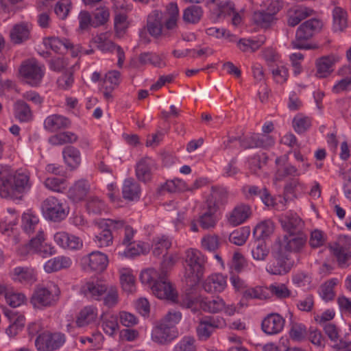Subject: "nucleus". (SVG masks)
Returning a JSON list of instances; mask_svg holds the SVG:
<instances>
[{
    "instance_id": "5",
    "label": "nucleus",
    "mask_w": 351,
    "mask_h": 351,
    "mask_svg": "<svg viewBox=\"0 0 351 351\" xmlns=\"http://www.w3.org/2000/svg\"><path fill=\"white\" fill-rule=\"evenodd\" d=\"M323 26L322 22L317 19H311L302 23L298 28L295 40L291 41L293 49H310L316 48L306 42L319 32Z\"/></svg>"
},
{
    "instance_id": "4",
    "label": "nucleus",
    "mask_w": 351,
    "mask_h": 351,
    "mask_svg": "<svg viewBox=\"0 0 351 351\" xmlns=\"http://www.w3.org/2000/svg\"><path fill=\"white\" fill-rule=\"evenodd\" d=\"M206 261L205 256L199 250L189 249L186 252L184 277L190 285H195L202 278Z\"/></svg>"
},
{
    "instance_id": "51",
    "label": "nucleus",
    "mask_w": 351,
    "mask_h": 351,
    "mask_svg": "<svg viewBox=\"0 0 351 351\" xmlns=\"http://www.w3.org/2000/svg\"><path fill=\"white\" fill-rule=\"evenodd\" d=\"M246 299L266 300L269 298L268 287L257 286L246 289L243 293Z\"/></svg>"
},
{
    "instance_id": "11",
    "label": "nucleus",
    "mask_w": 351,
    "mask_h": 351,
    "mask_svg": "<svg viewBox=\"0 0 351 351\" xmlns=\"http://www.w3.org/2000/svg\"><path fill=\"white\" fill-rule=\"evenodd\" d=\"M65 342V336L61 332H43L40 334L35 346L39 351H53L60 348Z\"/></svg>"
},
{
    "instance_id": "41",
    "label": "nucleus",
    "mask_w": 351,
    "mask_h": 351,
    "mask_svg": "<svg viewBox=\"0 0 351 351\" xmlns=\"http://www.w3.org/2000/svg\"><path fill=\"white\" fill-rule=\"evenodd\" d=\"M12 278L21 283H29L36 280L34 269L22 267L14 269Z\"/></svg>"
},
{
    "instance_id": "46",
    "label": "nucleus",
    "mask_w": 351,
    "mask_h": 351,
    "mask_svg": "<svg viewBox=\"0 0 351 351\" xmlns=\"http://www.w3.org/2000/svg\"><path fill=\"white\" fill-rule=\"evenodd\" d=\"M312 10L306 8H299L289 12L287 23L289 26L295 27L301 21L311 14Z\"/></svg>"
},
{
    "instance_id": "36",
    "label": "nucleus",
    "mask_w": 351,
    "mask_h": 351,
    "mask_svg": "<svg viewBox=\"0 0 351 351\" xmlns=\"http://www.w3.org/2000/svg\"><path fill=\"white\" fill-rule=\"evenodd\" d=\"M14 117L21 123L32 119V112L29 106L23 100H17L14 105Z\"/></svg>"
},
{
    "instance_id": "9",
    "label": "nucleus",
    "mask_w": 351,
    "mask_h": 351,
    "mask_svg": "<svg viewBox=\"0 0 351 351\" xmlns=\"http://www.w3.org/2000/svg\"><path fill=\"white\" fill-rule=\"evenodd\" d=\"M226 326L225 319L221 316H204L199 319L196 327V333L200 341L208 340L216 329Z\"/></svg>"
},
{
    "instance_id": "43",
    "label": "nucleus",
    "mask_w": 351,
    "mask_h": 351,
    "mask_svg": "<svg viewBox=\"0 0 351 351\" xmlns=\"http://www.w3.org/2000/svg\"><path fill=\"white\" fill-rule=\"evenodd\" d=\"M43 43L47 48H49L56 53L61 52L62 47L71 50L74 48L73 45L69 40L56 37L45 38Z\"/></svg>"
},
{
    "instance_id": "39",
    "label": "nucleus",
    "mask_w": 351,
    "mask_h": 351,
    "mask_svg": "<svg viewBox=\"0 0 351 351\" xmlns=\"http://www.w3.org/2000/svg\"><path fill=\"white\" fill-rule=\"evenodd\" d=\"M333 24L335 32H342L348 26L347 12L340 7H335L332 10Z\"/></svg>"
},
{
    "instance_id": "13",
    "label": "nucleus",
    "mask_w": 351,
    "mask_h": 351,
    "mask_svg": "<svg viewBox=\"0 0 351 351\" xmlns=\"http://www.w3.org/2000/svg\"><path fill=\"white\" fill-rule=\"evenodd\" d=\"M201 308L209 313H217L223 311L228 316L233 315L236 312V306L234 304H226L224 300L220 297H216L213 300L202 299L200 301Z\"/></svg>"
},
{
    "instance_id": "48",
    "label": "nucleus",
    "mask_w": 351,
    "mask_h": 351,
    "mask_svg": "<svg viewBox=\"0 0 351 351\" xmlns=\"http://www.w3.org/2000/svg\"><path fill=\"white\" fill-rule=\"evenodd\" d=\"M337 278H332L323 284L319 289L320 297L326 302L332 300L335 297L334 287L338 283Z\"/></svg>"
},
{
    "instance_id": "6",
    "label": "nucleus",
    "mask_w": 351,
    "mask_h": 351,
    "mask_svg": "<svg viewBox=\"0 0 351 351\" xmlns=\"http://www.w3.org/2000/svg\"><path fill=\"white\" fill-rule=\"evenodd\" d=\"M60 291L56 284L49 282L47 287H38L34 291L31 302L34 307L51 306L59 299Z\"/></svg>"
},
{
    "instance_id": "3",
    "label": "nucleus",
    "mask_w": 351,
    "mask_h": 351,
    "mask_svg": "<svg viewBox=\"0 0 351 351\" xmlns=\"http://www.w3.org/2000/svg\"><path fill=\"white\" fill-rule=\"evenodd\" d=\"M32 187L29 173L18 170L0 187V196L12 201H21Z\"/></svg>"
},
{
    "instance_id": "32",
    "label": "nucleus",
    "mask_w": 351,
    "mask_h": 351,
    "mask_svg": "<svg viewBox=\"0 0 351 351\" xmlns=\"http://www.w3.org/2000/svg\"><path fill=\"white\" fill-rule=\"evenodd\" d=\"M108 287L99 282H88L83 287L84 294L95 300H101Z\"/></svg>"
},
{
    "instance_id": "37",
    "label": "nucleus",
    "mask_w": 351,
    "mask_h": 351,
    "mask_svg": "<svg viewBox=\"0 0 351 351\" xmlns=\"http://www.w3.org/2000/svg\"><path fill=\"white\" fill-rule=\"evenodd\" d=\"M332 254L335 257L338 266L341 268H346L349 266L348 261L351 256L348 254L342 247L340 243H334L329 245Z\"/></svg>"
},
{
    "instance_id": "21",
    "label": "nucleus",
    "mask_w": 351,
    "mask_h": 351,
    "mask_svg": "<svg viewBox=\"0 0 351 351\" xmlns=\"http://www.w3.org/2000/svg\"><path fill=\"white\" fill-rule=\"evenodd\" d=\"M285 320L278 313L268 315L261 323L263 331L268 335H274L280 333L285 326Z\"/></svg>"
},
{
    "instance_id": "47",
    "label": "nucleus",
    "mask_w": 351,
    "mask_h": 351,
    "mask_svg": "<svg viewBox=\"0 0 351 351\" xmlns=\"http://www.w3.org/2000/svg\"><path fill=\"white\" fill-rule=\"evenodd\" d=\"M86 210L93 215H101L106 211L105 202L97 196H90L86 201Z\"/></svg>"
},
{
    "instance_id": "45",
    "label": "nucleus",
    "mask_w": 351,
    "mask_h": 351,
    "mask_svg": "<svg viewBox=\"0 0 351 351\" xmlns=\"http://www.w3.org/2000/svg\"><path fill=\"white\" fill-rule=\"evenodd\" d=\"M228 192L224 188L213 186L210 198L207 200V205L214 204L216 209L219 205L227 202Z\"/></svg>"
},
{
    "instance_id": "24",
    "label": "nucleus",
    "mask_w": 351,
    "mask_h": 351,
    "mask_svg": "<svg viewBox=\"0 0 351 351\" xmlns=\"http://www.w3.org/2000/svg\"><path fill=\"white\" fill-rule=\"evenodd\" d=\"M251 208L249 205L241 204L234 207L228 217V221L233 226L244 223L251 215Z\"/></svg>"
},
{
    "instance_id": "56",
    "label": "nucleus",
    "mask_w": 351,
    "mask_h": 351,
    "mask_svg": "<svg viewBox=\"0 0 351 351\" xmlns=\"http://www.w3.org/2000/svg\"><path fill=\"white\" fill-rule=\"evenodd\" d=\"M306 327L304 324L298 322L291 324L289 336L292 340L302 341L306 338Z\"/></svg>"
},
{
    "instance_id": "7",
    "label": "nucleus",
    "mask_w": 351,
    "mask_h": 351,
    "mask_svg": "<svg viewBox=\"0 0 351 351\" xmlns=\"http://www.w3.org/2000/svg\"><path fill=\"white\" fill-rule=\"evenodd\" d=\"M41 210L47 220L54 222L62 221L69 213V209L63 202L53 196L48 197L42 202Z\"/></svg>"
},
{
    "instance_id": "29",
    "label": "nucleus",
    "mask_w": 351,
    "mask_h": 351,
    "mask_svg": "<svg viewBox=\"0 0 351 351\" xmlns=\"http://www.w3.org/2000/svg\"><path fill=\"white\" fill-rule=\"evenodd\" d=\"M30 27L26 23H20L14 25L12 28L10 36L14 44H21L29 39Z\"/></svg>"
},
{
    "instance_id": "53",
    "label": "nucleus",
    "mask_w": 351,
    "mask_h": 351,
    "mask_svg": "<svg viewBox=\"0 0 351 351\" xmlns=\"http://www.w3.org/2000/svg\"><path fill=\"white\" fill-rule=\"evenodd\" d=\"M39 222L38 217L32 213H24L22 216V228L25 232L29 234L38 227Z\"/></svg>"
},
{
    "instance_id": "55",
    "label": "nucleus",
    "mask_w": 351,
    "mask_h": 351,
    "mask_svg": "<svg viewBox=\"0 0 351 351\" xmlns=\"http://www.w3.org/2000/svg\"><path fill=\"white\" fill-rule=\"evenodd\" d=\"M44 185L50 191L57 193H63L67 186L65 179L56 177L47 178L44 182Z\"/></svg>"
},
{
    "instance_id": "57",
    "label": "nucleus",
    "mask_w": 351,
    "mask_h": 351,
    "mask_svg": "<svg viewBox=\"0 0 351 351\" xmlns=\"http://www.w3.org/2000/svg\"><path fill=\"white\" fill-rule=\"evenodd\" d=\"M103 304L108 308L115 306L119 302V294L117 289L115 287H108L102 296Z\"/></svg>"
},
{
    "instance_id": "19",
    "label": "nucleus",
    "mask_w": 351,
    "mask_h": 351,
    "mask_svg": "<svg viewBox=\"0 0 351 351\" xmlns=\"http://www.w3.org/2000/svg\"><path fill=\"white\" fill-rule=\"evenodd\" d=\"M156 169L155 160L149 157H144L136 165V176L139 181L147 182L151 180L152 173Z\"/></svg>"
},
{
    "instance_id": "34",
    "label": "nucleus",
    "mask_w": 351,
    "mask_h": 351,
    "mask_svg": "<svg viewBox=\"0 0 351 351\" xmlns=\"http://www.w3.org/2000/svg\"><path fill=\"white\" fill-rule=\"evenodd\" d=\"M62 155L65 163L71 169H76L80 165L81 154L76 147L71 145L66 146L63 149Z\"/></svg>"
},
{
    "instance_id": "28",
    "label": "nucleus",
    "mask_w": 351,
    "mask_h": 351,
    "mask_svg": "<svg viewBox=\"0 0 351 351\" xmlns=\"http://www.w3.org/2000/svg\"><path fill=\"white\" fill-rule=\"evenodd\" d=\"M141 186L132 178L124 180L122 186V195L125 199L130 201L138 200L141 196Z\"/></svg>"
},
{
    "instance_id": "22",
    "label": "nucleus",
    "mask_w": 351,
    "mask_h": 351,
    "mask_svg": "<svg viewBox=\"0 0 351 351\" xmlns=\"http://www.w3.org/2000/svg\"><path fill=\"white\" fill-rule=\"evenodd\" d=\"M3 313L10 321L5 332L9 337H14L24 328L25 317L22 315H16L15 311L7 308L3 309Z\"/></svg>"
},
{
    "instance_id": "23",
    "label": "nucleus",
    "mask_w": 351,
    "mask_h": 351,
    "mask_svg": "<svg viewBox=\"0 0 351 351\" xmlns=\"http://www.w3.org/2000/svg\"><path fill=\"white\" fill-rule=\"evenodd\" d=\"M226 278L221 274H213L204 281L202 287L207 293H220L226 287Z\"/></svg>"
},
{
    "instance_id": "15",
    "label": "nucleus",
    "mask_w": 351,
    "mask_h": 351,
    "mask_svg": "<svg viewBox=\"0 0 351 351\" xmlns=\"http://www.w3.org/2000/svg\"><path fill=\"white\" fill-rule=\"evenodd\" d=\"M279 221L286 233H302L304 222L296 213L287 211L281 215Z\"/></svg>"
},
{
    "instance_id": "25",
    "label": "nucleus",
    "mask_w": 351,
    "mask_h": 351,
    "mask_svg": "<svg viewBox=\"0 0 351 351\" xmlns=\"http://www.w3.org/2000/svg\"><path fill=\"white\" fill-rule=\"evenodd\" d=\"M71 121L66 117L54 114L48 116L44 121V128L51 132L70 127Z\"/></svg>"
},
{
    "instance_id": "52",
    "label": "nucleus",
    "mask_w": 351,
    "mask_h": 351,
    "mask_svg": "<svg viewBox=\"0 0 351 351\" xmlns=\"http://www.w3.org/2000/svg\"><path fill=\"white\" fill-rule=\"evenodd\" d=\"M172 351H197L195 337L190 335L184 336L174 346Z\"/></svg>"
},
{
    "instance_id": "1",
    "label": "nucleus",
    "mask_w": 351,
    "mask_h": 351,
    "mask_svg": "<svg viewBox=\"0 0 351 351\" xmlns=\"http://www.w3.org/2000/svg\"><path fill=\"white\" fill-rule=\"evenodd\" d=\"M168 17L164 21L163 14L159 10L152 11L147 19L146 29L154 38L169 36V31H173L178 27L179 10L176 3H170L167 8Z\"/></svg>"
},
{
    "instance_id": "26",
    "label": "nucleus",
    "mask_w": 351,
    "mask_h": 351,
    "mask_svg": "<svg viewBox=\"0 0 351 351\" xmlns=\"http://www.w3.org/2000/svg\"><path fill=\"white\" fill-rule=\"evenodd\" d=\"M287 160V157H278L276 159V164L278 165V167L275 173V180L276 181H282L287 177H298L301 175V172L299 171L298 167L291 165L286 164L280 165L282 161Z\"/></svg>"
},
{
    "instance_id": "63",
    "label": "nucleus",
    "mask_w": 351,
    "mask_h": 351,
    "mask_svg": "<svg viewBox=\"0 0 351 351\" xmlns=\"http://www.w3.org/2000/svg\"><path fill=\"white\" fill-rule=\"evenodd\" d=\"M268 291L279 299H285L291 295V291L283 283L271 284L268 287Z\"/></svg>"
},
{
    "instance_id": "61",
    "label": "nucleus",
    "mask_w": 351,
    "mask_h": 351,
    "mask_svg": "<svg viewBox=\"0 0 351 351\" xmlns=\"http://www.w3.org/2000/svg\"><path fill=\"white\" fill-rule=\"evenodd\" d=\"M18 223V217L15 213L10 214L3 220L0 221V232L3 234L10 235L14 230V226Z\"/></svg>"
},
{
    "instance_id": "20",
    "label": "nucleus",
    "mask_w": 351,
    "mask_h": 351,
    "mask_svg": "<svg viewBox=\"0 0 351 351\" xmlns=\"http://www.w3.org/2000/svg\"><path fill=\"white\" fill-rule=\"evenodd\" d=\"M90 191V184L86 179H80L75 181L69 189L68 198L74 203L83 201Z\"/></svg>"
},
{
    "instance_id": "62",
    "label": "nucleus",
    "mask_w": 351,
    "mask_h": 351,
    "mask_svg": "<svg viewBox=\"0 0 351 351\" xmlns=\"http://www.w3.org/2000/svg\"><path fill=\"white\" fill-rule=\"evenodd\" d=\"M120 73L117 71H111L106 74L102 88L112 90L119 83Z\"/></svg>"
},
{
    "instance_id": "27",
    "label": "nucleus",
    "mask_w": 351,
    "mask_h": 351,
    "mask_svg": "<svg viewBox=\"0 0 351 351\" xmlns=\"http://www.w3.org/2000/svg\"><path fill=\"white\" fill-rule=\"evenodd\" d=\"M72 263L73 262L70 257L58 256L48 260L44 265V269L48 274L53 273L69 268Z\"/></svg>"
},
{
    "instance_id": "42",
    "label": "nucleus",
    "mask_w": 351,
    "mask_h": 351,
    "mask_svg": "<svg viewBox=\"0 0 351 351\" xmlns=\"http://www.w3.org/2000/svg\"><path fill=\"white\" fill-rule=\"evenodd\" d=\"M335 62L333 56H324L319 58L316 63L318 77H326L332 71V65Z\"/></svg>"
},
{
    "instance_id": "33",
    "label": "nucleus",
    "mask_w": 351,
    "mask_h": 351,
    "mask_svg": "<svg viewBox=\"0 0 351 351\" xmlns=\"http://www.w3.org/2000/svg\"><path fill=\"white\" fill-rule=\"evenodd\" d=\"M272 5L267 8L268 11L258 10L254 12L252 16L253 21L258 25L262 27H267L273 21L274 14L278 11V9H275L274 7L271 9Z\"/></svg>"
},
{
    "instance_id": "38",
    "label": "nucleus",
    "mask_w": 351,
    "mask_h": 351,
    "mask_svg": "<svg viewBox=\"0 0 351 351\" xmlns=\"http://www.w3.org/2000/svg\"><path fill=\"white\" fill-rule=\"evenodd\" d=\"M274 223L271 220H265L256 226L253 234L257 240L264 241L274 233Z\"/></svg>"
},
{
    "instance_id": "8",
    "label": "nucleus",
    "mask_w": 351,
    "mask_h": 351,
    "mask_svg": "<svg viewBox=\"0 0 351 351\" xmlns=\"http://www.w3.org/2000/svg\"><path fill=\"white\" fill-rule=\"evenodd\" d=\"M45 68L35 59L27 60L21 64L19 73L25 82L32 86L40 85Z\"/></svg>"
},
{
    "instance_id": "18",
    "label": "nucleus",
    "mask_w": 351,
    "mask_h": 351,
    "mask_svg": "<svg viewBox=\"0 0 351 351\" xmlns=\"http://www.w3.org/2000/svg\"><path fill=\"white\" fill-rule=\"evenodd\" d=\"M54 241L64 250H77L82 247V240L73 234L66 232H56L53 236Z\"/></svg>"
},
{
    "instance_id": "54",
    "label": "nucleus",
    "mask_w": 351,
    "mask_h": 351,
    "mask_svg": "<svg viewBox=\"0 0 351 351\" xmlns=\"http://www.w3.org/2000/svg\"><path fill=\"white\" fill-rule=\"evenodd\" d=\"M93 241L97 247H105L112 244L113 236L110 229L104 227L100 232L95 235Z\"/></svg>"
},
{
    "instance_id": "14",
    "label": "nucleus",
    "mask_w": 351,
    "mask_h": 351,
    "mask_svg": "<svg viewBox=\"0 0 351 351\" xmlns=\"http://www.w3.org/2000/svg\"><path fill=\"white\" fill-rule=\"evenodd\" d=\"M29 251L46 258L54 255L56 253L55 247L45 242L44 232L40 229L35 237H33L29 244Z\"/></svg>"
},
{
    "instance_id": "12",
    "label": "nucleus",
    "mask_w": 351,
    "mask_h": 351,
    "mask_svg": "<svg viewBox=\"0 0 351 351\" xmlns=\"http://www.w3.org/2000/svg\"><path fill=\"white\" fill-rule=\"evenodd\" d=\"M306 237L302 233H286L278 238L279 250L285 252H298L304 246Z\"/></svg>"
},
{
    "instance_id": "10",
    "label": "nucleus",
    "mask_w": 351,
    "mask_h": 351,
    "mask_svg": "<svg viewBox=\"0 0 351 351\" xmlns=\"http://www.w3.org/2000/svg\"><path fill=\"white\" fill-rule=\"evenodd\" d=\"M178 335V330L175 326L160 320L153 328L151 338L154 343L165 346L169 344Z\"/></svg>"
},
{
    "instance_id": "44",
    "label": "nucleus",
    "mask_w": 351,
    "mask_h": 351,
    "mask_svg": "<svg viewBox=\"0 0 351 351\" xmlns=\"http://www.w3.org/2000/svg\"><path fill=\"white\" fill-rule=\"evenodd\" d=\"M203 16V10L199 5H191L186 8L182 14V19L186 23L196 24Z\"/></svg>"
},
{
    "instance_id": "50",
    "label": "nucleus",
    "mask_w": 351,
    "mask_h": 351,
    "mask_svg": "<svg viewBox=\"0 0 351 351\" xmlns=\"http://www.w3.org/2000/svg\"><path fill=\"white\" fill-rule=\"evenodd\" d=\"M269 254V249L262 240H256L252 247V255L256 261H264Z\"/></svg>"
},
{
    "instance_id": "31",
    "label": "nucleus",
    "mask_w": 351,
    "mask_h": 351,
    "mask_svg": "<svg viewBox=\"0 0 351 351\" xmlns=\"http://www.w3.org/2000/svg\"><path fill=\"white\" fill-rule=\"evenodd\" d=\"M165 57L152 51L143 52L139 54L138 61L141 64H151L154 67L163 68L166 66Z\"/></svg>"
},
{
    "instance_id": "16",
    "label": "nucleus",
    "mask_w": 351,
    "mask_h": 351,
    "mask_svg": "<svg viewBox=\"0 0 351 351\" xmlns=\"http://www.w3.org/2000/svg\"><path fill=\"white\" fill-rule=\"evenodd\" d=\"M293 263L289 258V255L278 251L275 256V260L269 263L266 270L271 275H284L287 274L291 269Z\"/></svg>"
},
{
    "instance_id": "60",
    "label": "nucleus",
    "mask_w": 351,
    "mask_h": 351,
    "mask_svg": "<svg viewBox=\"0 0 351 351\" xmlns=\"http://www.w3.org/2000/svg\"><path fill=\"white\" fill-rule=\"evenodd\" d=\"M311 125V119L302 114L296 115L293 120V127L298 134L306 132Z\"/></svg>"
},
{
    "instance_id": "58",
    "label": "nucleus",
    "mask_w": 351,
    "mask_h": 351,
    "mask_svg": "<svg viewBox=\"0 0 351 351\" xmlns=\"http://www.w3.org/2000/svg\"><path fill=\"white\" fill-rule=\"evenodd\" d=\"M126 246L127 248L123 252H119V255L132 258L141 254H145L147 252V248L143 243H138L133 245L131 244Z\"/></svg>"
},
{
    "instance_id": "59",
    "label": "nucleus",
    "mask_w": 351,
    "mask_h": 351,
    "mask_svg": "<svg viewBox=\"0 0 351 351\" xmlns=\"http://www.w3.org/2000/svg\"><path fill=\"white\" fill-rule=\"evenodd\" d=\"M110 12L108 8L101 6L93 12V27H97L104 25L109 19Z\"/></svg>"
},
{
    "instance_id": "49",
    "label": "nucleus",
    "mask_w": 351,
    "mask_h": 351,
    "mask_svg": "<svg viewBox=\"0 0 351 351\" xmlns=\"http://www.w3.org/2000/svg\"><path fill=\"white\" fill-rule=\"evenodd\" d=\"M250 234V228L244 226L234 230L229 236V241L237 245H243Z\"/></svg>"
},
{
    "instance_id": "64",
    "label": "nucleus",
    "mask_w": 351,
    "mask_h": 351,
    "mask_svg": "<svg viewBox=\"0 0 351 351\" xmlns=\"http://www.w3.org/2000/svg\"><path fill=\"white\" fill-rule=\"evenodd\" d=\"M5 301L12 308H16L23 304L26 300L24 294L12 291L9 288L5 297Z\"/></svg>"
},
{
    "instance_id": "2",
    "label": "nucleus",
    "mask_w": 351,
    "mask_h": 351,
    "mask_svg": "<svg viewBox=\"0 0 351 351\" xmlns=\"http://www.w3.org/2000/svg\"><path fill=\"white\" fill-rule=\"evenodd\" d=\"M140 280L143 284L150 287L153 294L158 298L176 302L178 293L164 274L159 275L155 269H147L141 273Z\"/></svg>"
},
{
    "instance_id": "30",
    "label": "nucleus",
    "mask_w": 351,
    "mask_h": 351,
    "mask_svg": "<svg viewBox=\"0 0 351 351\" xmlns=\"http://www.w3.org/2000/svg\"><path fill=\"white\" fill-rule=\"evenodd\" d=\"M97 307L93 305L86 306L80 311L76 319V324L79 327L86 326L94 322L97 319Z\"/></svg>"
},
{
    "instance_id": "35",
    "label": "nucleus",
    "mask_w": 351,
    "mask_h": 351,
    "mask_svg": "<svg viewBox=\"0 0 351 351\" xmlns=\"http://www.w3.org/2000/svg\"><path fill=\"white\" fill-rule=\"evenodd\" d=\"M216 206L214 204H209L207 205L206 210L202 213L199 219L200 226L203 229L213 228L216 226Z\"/></svg>"
},
{
    "instance_id": "17",
    "label": "nucleus",
    "mask_w": 351,
    "mask_h": 351,
    "mask_svg": "<svg viewBox=\"0 0 351 351\" xmlns=\"http://www.w3.org/2000/svg\"><path fill=\"white\" fill-rule=\"evenodd\" d=\"M81 261L84 266H88L90 269L99 272L104 271L108 264V256L99 251H94L84 256Z\"/></svg>"
},
{
    "instance_id": "40",
    "label": "nucleus",
    "mask_w": 351,
    "mask_h": 351,
    "mask_svg": "<svg viewBox=\"0 0 351 351\" xmlns=\"http://www.w3.org/2000/svg\"><path fill=\"white\" fill-rule=\"evenodd\" d=\"M101 319L104 332L109 336H113L116 334L119 330L117 316L111 314H103Z\"/></svg>"
}]
</instances>
